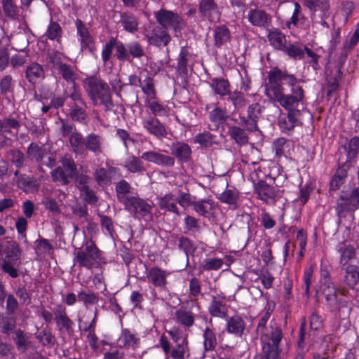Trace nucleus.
Wrapping results in <instances>:
<instances>
[{
	"label": "nucleus",
	"instance_id": "obj_63",
	"mask_svg": "<svg viewBox=\"0 0 359 359\" xmlns=\"http://www.w3.org/2000/svg\"><path fill=\"white\" fill-rule=\"evenodd\" d=\"M15 344L19 351L25 353L28 349L30 341H28V337H26L21 330L15 331V337L14 339Z\"/></svg>",
	"mask_w": 359,
	"mask_h": 359
},
{
	"label": "nucleus",
	"instance_id": "obj_30",
	"mask_svg": "<svg viewBox=\"0 0 359 359\" xmlns=\"http://www.w3.org/2000/svg\"><path fill=\"white\" fill-rule=\"evenodd\" d=\"M119 348H132L135 350L140 344V339L137 332L129 329H122L118 338Z\"/></svg>",
	"mask_w": 359,
	"mask_h": 359
},
{
	"label": "nucleus",
	"instance_id": "obj_49",
	"mask_svg": "<svg viewBox=\"0 0 359 359\" xmlns=\"http://www.w3.org/2000/svg\"><path fill=\"white\" fill-rule=\"evenodd\" d=\"M184 229L185 234L195 236L201 231L202 227L198 219L187 215L184 219Z\"/></svg>",
	"mask_w": 359,
	"mask_h": 359
},
{
	"label": "nucleus",
	"instance_id": "obj_62",
	"mask_svg": "<svg viewBox=\"0 0 359 359\" xmlns=\"http://www.w3.org/2000/svg\"><path fill=\"white\" fill-rule=\"evenodd\" d=\"M8 159L18 168H22L25 163V156L19 149H10L7 152Z\"/></svg>",
	"mask_w": 359,
	"mask_h": 359
},
{
	"label": "nucleus",
	"instance_id": "obj_61",
	"mask_svg": "<svg viewBox=\"0 0 359 359\" xmlns=\"http://www.w3.org/2000/svg\"><path fill=\"white\" fill-rule=\"evenodd\" d=\"M78 298L80 302H83L85 306L95 305L99 301V297L91 291L81 290L79 292Z\"/></svg>",
	"mask_w": 359,
	"mask_h": 359
},
{
	"label": "nucleus",
	"instance_id": "obj_20",
	"mask_svg": "<svg viewBox=\"0 0 359 359\" xmlns=\"http://www.w3.org/2000/svg\"><path fill=\"white\" fill-rule=\"evenodd\" d=\"M54 318L60 331L65 330L69 336L74 333V322L69 318L67 309L62 304H57L53 311Z\"/></svg>",
	"mask_w": 359,
	"mask_h": 359
},
{
	"label": "nucleus",
	"instance_id": "obj_29",
	"mask_svg": "<svg viewBox=\"0 0 359 359\" xmlns=\"http://www.w3.org/2000/svg\"><path fill=\"white\" fill-rule=\"evenodd\" d=\"M171 238V242L176 244L178 250L185 254L187 257V265H188L189 263V255H193L196 250V246L195 245L194 241H191L189 238L183 235L178 236L177 234H172Z\"/></svg>",
	"mask_w": 359,
	"mask_h": 359
},
{
	"label": "nucleus",
	"instance_id": "obj_17",
	"mask_svg": "<svg viewBox=\"0 0 359 359\" xmlns=\"http://www.w3.org/2000/svg\"><path fill=\"white\" fill-rule=\"evenodd\" d=\"M246 18L251 25L264 29H269L272 23V16L258 7L249 9Z\"/></svg>",
	"mask_w": 359,
	"mask_h": 359
},
{
	"label": "nucleus",
	"instance_id": "obj_48",
	"mask_svg": "<svg viewBox=\"0 0 359 359\" xmlns=\"http://www.w3.org/2000/svg\"><path fill=\"white\" fill-rule=\"evenodd\" d=\"M341 268L342 270L345 271V283L348 287L353 288L359 281V271L358 266L349 264Z\"/></svg>",
	"mask_w": 359,
	"mask_h": 359
},
{
	"label": "nucleus",
	"instance_id": "obj_60",
	"mask_svg": "<svg viewBox=\"0 0 359 359\" xmlns=\"http://www.w3.org/2000/svg\"><path fill=\"white\" fill-rule=\"evenodd\" d=\"M223 265V260L219 258L205 259L199 266L201 271H217Z\"/></svg>",
	"mask_w": 359,
	"mask_h": 359
},
{
	"label": "nucleus",
	"instance_id": "obj_4",
	"mask_svg": "<svg viewBox=\"0 0 359 359\" xmlns=\"http://www.w3.org/2000/svg\"><path fill=\"white\" fill-rule=\"evenodd\" d=\"M83 85L94 106L102 104L107 109L114 106L109 86L103 79L96 76H88Z\"/></svg>",
	"mask_w": 359,
	"mask_h": 359
},
{
	"label": "nucleus",
	"instance_id": "obj_22",
	"mask_svg": "<svg viewBox=\"0 0 359 359\" xmlns=\"http://www.w3.org/2000/svg\"><path fill=\"white\" fill-rule=\"evenodd\" d=\"M211 317L225 319L228 316L226 299L223 293L212 295L208 308Z\"/></svg>",
	"mask_w": 359,
	"mask_h": 359
},
{
	"label": "nucleus",
	"instance_id": "obj_39",
	"mask_svg": "<svg viewBox=\"0 0 359 359\" xmlns=\"http://www.w3.org/2000/svg\"><path fill=\"white\" fill-rule=\"evenodd\" d=\"M306 18L302 12V7L298 2H294V9L289 21L286 22V27L291 29V26L306 29Z\"/></svg>",
	"mask_w": 359,
	"mask_h": 359
},
{
	"label": "nucleus",
	"instance_id": "obj_6",
	"mask_svg": "<svg viewBox=\"0 0 359 359\" xmlns=\"http://www.w3.org/2000/svg\"><path fill=\"white\" fill-rule=\"evenodd\" d=\"M74 264L79 268L91 270L99 263L102 251L92 239H88L83 243L81 247L74 250Z\"/></svg>",
	"mask_w": 359,
	"mask_h": 359
},
{
	"label": "nucleus",
	"instance_id": "obj_7",
	"mask_svg": "<svg viewBox=\"0 0 359 359\" xmlns=\"http://www.w3.org/2000/svg\"><path fill=\"white\" fill-rule=\"evenodd\" d=\"M48 60V63L53 71L56 72L67 83L72 86L71 92L74 90V88H77L76 81L78 74L74 67L62 62V53L55 51L49 55Z\"/></svg>",
	"mask_w": 359,
	"mask_h": 359
},
{
	"label": "nucleus",
	"instance_id": "obj_13",
	"mask_svg": "<svg viewBox=\"0 0 359 359\" xmlns=\"http://www.w3.org/2000/svg\"><path fill=\"white\" fill-rule=\"evenodd\" d=\"M254 189L257 198L266 203H275L282 197L283 194V190H281L277 186H271L263 180L255 184Z\"/></svg>",
	"mask_w": 359,
	"mask_h": 359
},
{
	"label": "nucleus",
	"instance_id": "obj_26",
	"mask_svg": "<svg viewBox=\"0 0 359 359\" xmlns=\"http://www.w3.org/2000/svg\"><path fill=\"white\" fill-rule=\"evenodd\" d=\"M225 329L227 333L233 334L236 337H241L245 329V322L239 314L227 316Z\"/></svg>",
	"mask_w": 359,
	"mask_h": 359
},
{
	"label": "nucleus",
	"instance_id": "obj_24",
	"mask_svg": "<svg viewBox=\"0 0 359 359\" xmlns=\"http://www.w3.org/2000/svg\"><path fill=\"white\" fill-rule=\"evenodd\" d=\"M142 127L148 134L157 139H162L167 135L165 126L156 117L149 116L144 118Z\"/></svg>",
	"mask_w": 359,
	"mask_h": 359
},
{
	"label": "nucleus",
	"instance_id": "obj_45",
	"mask_svg": "<svg viewBox=\"0 0 359 359\" xmlns=\"http://www.w3.org/2000/svg\"><path fill=\"white\" fill-rule=\"evenodd\" d=\"M203 349L205 352L213 351L215 350L217 342L216 334L212 328L207 326L203 332Z\"/></svg>",
	"mask_w": 359,
	"mask_h": 359
},
{
	"label": "nucleus",
	"instance_id": "obj_5",
	"mask_svg": "<svg viewBox=\"0 0 359 359\" xmlns=\"http://www.w3.org/2000/svg\"><path fill=\"white\" fill-rule=\"evenodd\" d=\"M69 140L76 154H82L88 151L97 156L103 153V138L96 133H90L84 137L81 133L74 132Z\"/></svg>",
	"mask_w": 359,
	"mask_h": 359
},
{
	"label": "nucleus",
	"instance_id": "obj_53",
	"mask_svg": "<svg viewBox=\"0 0 359 359\" xmlns=\"http://www.w3.org/2000/svg\"><path fill=\"white\" fill-rule=\"evenodd\" d=\"M228 100L231 102L235 111H238L243 109L248 103V100L245 97L241 91L234 90L228 95Z\"/></svg>",
	"mask_w": 359,
	"mask_h": 359
},
{
	"label": "nucleus",
	"instance_id": "obj_50",
	"mask_svg": "<svg viewBox=\"0 0 359 359\" xmlns=\"http://www.w3.org/2000/svg\"><path fill=\"white\" fill-rule=\"evenodd\" d=\"M62 33V29L60 24L53 21L52 18H50V21L47 27L45 36L50 41H56L60 43Z\"/></svg>",
	"mask_w": 359,
	"mask_h": 359
},
{
	"label": "nucleus",
	"instance_id": "obj_40",
	"mask_svg": "<svg viewBox=\"0 0 359 359\" xmlns=\"http://www.w3.org/2000/svg\"><path fill=\"white\" fill-rule=\"evenodd\" d=\"M193 209L198 215L208 217L215 210V202L212 199H202L194 201L192 203Z\"/></svg>",
	"mask_w": 359,
	"mask_h": 359
},
{
	"label": "nucleus",
	"instance_id": "obj_47",
	"mask_svg": "<svg viewBox=\"0 0 359 359\" xmlns=\"http://www.w3.org/2000/svg\"><path fill=\"white\" fill-rule=\"evenodd\" d=\"M190 53L186 47H181L177 62V71L182 76L188 75V62Z\"/></svg>",
	"mask_w": 359,
	"mask_h": 359
},
{
	"label": "nucleus",
	"instance_id": "obj_59",
	"mask_svg": "<svg viewBox=\"0 0 359 359\" xmlns=\"http://www.w3.org/2000/svg\"><path fill=\"white\" fill-rule=\"evenodd\" d=\"M338 168L337 169L334 176L345 181L347 177L348 170L353 165V164H348V161H344V156L342 155L341 151H340V156L338 158Z\"/></svg>",
	"mask_w": 359,
	"mask_h": 359
},
{
	"label": "nucleus",
	"instance_id": "obj_1",
	"mask_svg": "<svg viewBox=\"0 0 359 359\" xmlns=\"http://www.w3.org/2000/svg\"><path fill=\"white\" fill-rule=\"evenodd\" d=\"M299 82L295 75L276 67L269 72L265 85L266 96L287 111V115L278 118L280 129L287 134L298 124L301 116L298 107L304 99V90Z\"/></svg>",
	"mask_w": 359,
	"mask_h": 359
},
{
	"label": "nucleus",
	"instance_id": "obj_36",
	"mask_svg": "<svg viewBox=\"0 0 359 359\" xmlns=\"http://www.w3.org/2000/svg\"><path fill=\"white\" fill-rule=\"evenodd\" d=\"M217 198L221 203L229 205L232 210L239 207L240 192L235 188L224 190Z\"/></svg>",
	"mask_w": 359,
	"mask_h": 359
},
{
	"label": "nucleus",
	"instance_id": "obj_3",
	"mask_svg": "<svg viewBox=\"0 0 359 359\" xmlns=\"http://www.w3.org/2000/svg\"><path fill=\"white\" fill-rule=\"evenodd\" d=\"M256 332L260 337L263 355L269 358L279 357L282 351L280 343L284 337L280 325L271 320L267 327Z\"/></svg>",
	"mask_w": 359,
	"mask_h": 359
},
{
	"label": "nucleus",
	"instance_id": "obj_51",
	"mask_svg": "<svg viewBox=\"0 0 359 359\" xmlns=\"http://www.w3.org/2000/svg\"><path fill=\"white\" fill-rule=\"evenodd\" d=\"M130 184L125 180L119 181L115 187L117 200L123 205L128 200L130 196L128 194L130 192Z\"/></svg>",
	"mask_w": 359,
	"mask_h": 359
},
{
	"label": "nucleus",
	"instance_id": "obj_43",
	"mask_svg": "<svg viewBox=\"0 0 359 359\" xmlns=\"http://www.w3.org/2000/svg\"><path fill=\"white\" fill-rule=\"evenodd\" d=\"M210 86L215 94L221 97L229 95L231 93L229 81L223 78L211 79Z\"/></svg>",
	"mask_w": 359,
	"mask_h": 359
},
{
	"label": "nucleus",
	"instance_id": "obj_31",
	"mask_svg": "<svg viewBox=\"0 0 359 359\" xmlns=\"http://www.w3.org/2000/svg\"><path fill=\"white\" fill-rule=\"evenodd\" d=\"M119 23L125 32L131 34H135L139 29L137 16L129 11L120 12Z\"/></svg>",
	"mask_w": 359,
	"mask_h": 359
},
{
	"label": "nucleus",
	"instance_id": "obj_64",
	"mask_svg": "<svg viewBox=\"0 0 359 359\" xmlns=\"http://www.w3.org/2000/svg\"><path fill=\"white\" fill-rule=\"evenodd\" d=\"M94 177L97 184L100 187L107 186L111 182V177L107 169L98 168L94 172Z\"/></svg>",
	"mask_w": 359,
	"mask_h": 359
},
{
	"label": "nucleus",
	"instance_id": "obj_10",
	"mask_svg": "<svg viewBox=\"0 0 359 359\" xmlns=\"http://www.w3.org/2000/svg\"><path fill=\"white\" fill-rule=\"evenodd\" d=\"M154 15L158 25L168 30L171 29L175 36L185 27L183 18L177 12L162 8L155 11Z\"/></svg>",
	"mask_w": 359,
	"mask_h": 359
},
{
	"label": "nucleus",
	"instance_id": "obj_54",
	"mask_svg": "<svg viewBox=\"0 0 359 359\" xmlns=\"http://www.w3.org/2000/svg\"><path fill=\"white\" fill-rule=\"evenodd\" d=\"M228 134L238 144L243 145L248 142V136L244 129L233 126L229 128Z\"/></svg>",
	"mask_w": 359,
	"mask_h": 359
},
{
	"label": "nucleus",
	"instance_id": "obj_15",
	"mask_svg": "<svg viewBox=\"0 0 359 359\" xmlns=\"http://www.w3.org/2000/svg\"><path fill=\"white\" fill-rule=\"evenodd\" d=\"M27 158L38 163L43 164L52 168L55 165V158L53 154H48V151L43 147L32 142L27 150Z\"/></svg>",
	"mask_w": 359,
	"mask_h": 359
},
{
	"label": "nucleus",
	"instance_id": "obj_25",
	"mask_svg": "<svg viewBox=\"0 0 359 359\" xmlns=\"http://www.w3.org/2000/svg\"><path fill=\"white\" fill-rule=\"evenodd\" d=\"M141 158L162 167L172 168L175 163L173 156L165 155L156 151H148L142 153Z\"/></svg>",
	"mask_w": 359,
	"mask_h": 359
},
{
	"label": "nucleus",
	"instance_id": "obj_46",
	"mask_svg": "<svg viewBox=\"0 0 359 359\" xmlns=\"http://www.w3.org/2000/svg\"><path fill=\"white\" fill-rule=\"evenodd\" d=\"M4 15L11 20L19 18L20 9L14 0H1Z\"/></svg>",
	"mask_w": 359,
	"mask_h": 359
},
{
	"label": "nucleus",
	"instance_id": "obj_9",
	"mask_svg": "<svg viewBox=\"0 0 359 359\" xmlns=\"http://www.w3.org/2000/svg\"><path fill=\"white\" fill-rule=\"evenodd\" d=\"M69 96L70 101L67 102L69 117L73 121L83 124L86 123L88 119L87 106L81 92L74 88V90L70 92Z\"/></svg>",
	"mask_w": 359,
	"mask_h": 359
},
{
	"label": "nucleus",
	"instance_id": "obj_44",
	"mask_svg": "<svg viewBox=\"0 0 359 359\" xmlns=\"http://www.w3.org/2000/svg\"><path fill=\"white\" fill-rule=\"evenodd\" d=\"M50 174L53 182L56 183L57 185L61 186L68 185L70 183V181L75 177L60 166L53 170Z\"/></svg>",
	"mask_w": 359,
	"mask_h": 359
},
{
	"label": "nucleus",
	"instance_id": "obj_57",
	"mask_svg": "<svg viewBox=\"0 0 359 359\" xmlns=\"http://www.w3.org/2000/svg\"><path fill=\"white\" fill-rule=\"evenodd\" d=\"M228 118L226 109L221 107H215L209 114L210 121L217 127L223 123Z\"/></svg>",
	"mask_w": 359,
	"mask_h": 359
},
{
	"label": "nucleus",
	"instance_id": "obj_52",
	"mask_svg": "<svg viewBox=\"0 0 359 359\" xmlns=\"http://www.w3.org/2000/svg\"><path fill=\"white\" fill-rule=\"evenodd\" d=\"M143 93L146 95V100L156 98V90L154 78L149 74L142 81V86H140Z\"/></svg>",
	"mask_w": 359,
	"mask_h": 359
},
{
	"label": "nucleus",
	"instance_id": "obj_55",
	"mask_svg": "<svg viewBox=\"0 0 359 359\" xmlns=\"http://www.w3.org/2000/svg\"><path fill=\"white\" fill-rule=\"evenodd\" d=\"M281 51L287 55L289 57L294 60L303 59L304 53H306L304 49H302L297 44L291 43H287Z\"/></svg>",
	"mask_w": 359,
	"mask_h": 359
},
{
	"label": "nucleus",
	"instance_id": "obj_56",
	"mask_svg": "<svg viewBox=\"0 0 359 359\" xmlns=\"http://www.w3.org/2000/svg\"><path fill=\"white\" fill-rule=\"evenodd\" d=\"M145 105L151 110L154 117L163 116L168 113L166 107L161 104L157 97L151 100H145Z\"/></svg>",
	"mask_w": 359,
	"mask_h": 359
},
{
	"label": "nucleus",
	"instance_id": "obj_58",
	"mask_svg": "<svg viewBox=\"0 0 359 359\" xmlns=\"http://www.w3.org/2000/svg\"><path fill=\"white\" fill-rule=\"evenodd\" d=\"M304 3L311 11H321L325 13L330 9L328 0H304Z\"/></svg>",
	"mask_w": 359,
	"mask_h": 359
},
{
	"label": "nucleus",
	"instance_id": "obj_27",
	"mask_svg": "<svg viewBox=\"0 0 359 359\" xmlns=\"http://www.w3.org/2000/svg\"><path fill=\"white\" fill-rule=\"evenodd\" d=\"M340 151L344 156V161H348V164H354L359 153V137L354 136L348 140L346 144L339 149V152L340 153Z\"/></svg>",
	"mask_w": 359,
	"mask_h": 359
},
{
	"label": "nucleus",
	"instance_id": "obj_37",
	"mask_svg": "<svg viewBox=\"0 0 359 359\" xmlns=\"http://www.w3.org/2000/svg\"><path fill=\"white\" fill-rule=\"evenodd\" d=\"M267 39L269 44L277 50H282L287 43V39L285 34H283L279 29L273 28L267 29Z\"/></svg>",
	"mask_w": 359,
	"mask_h": 359
},
{
	"label": "nucleus",
	"instance_id": "obj_23",
	"mask_svg": "<svg viewBox=\"0 0 359 359\" xmlns=\"http://www.w3.org/2000/svg\"><path fill=\"white\" fill-rule=\"evenodd\" d=\"M339 201L341 202L337 203V209L341 211L348 210L351 206L359 208V184L351 191H342Z\"/></svg>",
	"mask_w": 359,
	"mask_h": 359
},
{
	"label": "nucleus",
	"instance_id": "obj_34",
	"mask_svg": "<svg viewBox=\"0 0 359 359\" xmlns=\"http://www.w3.org/2000/svg\"><path fill=\"white\" fill-rule=\"evenodd\" d=\"M17 187L25 193H35L39 189L38 180L26 174H22L16 179Z\"/></svg>",
	"mask_w": 359,
	"mask_h": 359
},
{
	"label": "nucleus",
	"instance_id": "obj_11",
	"mask_svg": "<svg viewBox=\"0 0 359 359\" xmlns=\"http://www.w3.org/2000/svg\"><path fill=\"white\" fill-rule=\"evenodd\" d=\"M159 344L165 355V359H186L190 357V348L187 337H184L181 343L171 347V344L167 337L162 335Z\"/></svg>",
	"mask_w": 359,
	"mask_h": 359
},
{
	"label": "nucleus",
	"instance_id": "obj_42",
	"mask_svg": "<svg viewBox=\"0 0 359 359\" xmlns=\"http://www.w3.org/2000/svg\"><path fill=\"white\" fill-rule=\"evenodd\" d=\"M123 167L130 173L133 174L142 175L146 171L142 159L134 155H130L126 158Z\"/></svg>",
	"mask_w": 359,
	"mask_h": 359
},
{
	"label": "nucleus",
	"instance_id": "obj_19",
	"mask_svg": "<svg viewBox=\"0 0 359 359\" xmlns=\"http://www.w3.org/2000/svg\"><path fill=\"white\" fill-rule=\"evenodd\" d=\"M198 9L201 17L210 22L219 20L222 15L220 8L215 0H200Z\"/></svg>",
	"mask_w": 359,
	"mask_h": 359
},
{
	"label": "nucleus",
	"instance_id": "obj_16",
	"mask_svg": "<svg viewBox=\"0 0 359 359\" xmlns=\"http://www.w3.org/2000/svg\"><path fill=\"white\" fill-rule=\"evenodd\" d=\"M78 41L81 50H88L91 54L96 52V46L93 36L90 34L86 24L80 19L75 22Z\"/></svg>",
	"mask_w": 359,
	"mask_h": 359
},
{
	"label": "nucleus",
	"instance_id": "obj_38",
	"mask_svg": "<svg viewBox=\"0 0 359 359\" xmlns=\"http://www.w3.org/2000/svg\"><path fill=\"white\" fill-rule=\"evenodd\" d=\"M25 77L29 83H36L45 77L43 67L37 62H32L26 68Z\"/></svg>",
	"mask_w": 359,
	"mask_h": 359
},
{
	"label": "nucleus",
	"instance_id": "obj_21",
	"mask_svg": "<svg viewBox=\"0 0 359 359\" xmlns=\"http://www.w3.org/2000/svg\"><path fill=\"white\" fill-rule=\"evenodd\" d=\"M147 39L150 45L161 47L169 44L171 41V36L167 29L158 25L152 27L147 35Z\"/></svg>",
	"mask_w": 359,
	"mask_h": 359
},
{
	"label": "nucleus",
	"instance_id": "obj_32",
	"mask_svg": "<svg viewBox=\"0 0 359 359\" xmlns=\"http://www.w3.org/2000/svg\"><path fill=\"white\" fill-rule=\"evenodd\" d=\"M336 250L339 254V263L341 267L347 266L349 261L355 257V248L351 244H347L345 241L337 244Z\"/></svg>",
	"mask_w": 359,
	"mask_h": 359
},
{
	"label": "nucleus",
	"instance_id": "obj_35",
	"mask_svg": "<svg viewBox=\"0 0 359 359\" xmlns=\"http://www.w3.org/2000/svg\"><path fill=\"white\" fill-rule=\"evenodd\" d=\"M158 205L161 210L168 211L180 216L179 208L177 205V200L175 195L170 192L163 196L157 198Z\"/></svg>",
	"mask_w": 359,
	"mask_h": 359
},
{
	"label": "nucleus",
	"instance_id": "obj_14",
	"mask_svg": "<svg viewBox=\"0 0 359 359\" xmlns=\"http://www.w3.org/2000/svg\"><path fill=\"white\" fill-rule=\"evenodd\" d=\"M20 115L16 113L10 114L0 120V135L2 136V140L0 141L1 147H8L12 145V139L4 135V133L11 134L12 129L17 131L20 128Z\"/></svg>",
	"mask_w": 359,
	"mask_h": 359
},
{
	"label": "nucleus",
	"instance_id": "obj_2",
	"mask_svg": "<svg viewBox=\"0 0 359 359\" xmlns=\"http://www.w3.org/2000/svg\"><path fill=\"white\" fill-rule=\"evenodd\" d=\"M114 49V57L119 62H131L133 60H141L146 56L144 48L140 41H131L124 44L117 37L111 36L102 48L101 56L104 65H107L111 58Z\"/></svg>",
	"mask_w": 359,
	"mask_h": 359
},
{
	"label": "nucleus",
	"instance_id": "obj_8",
	"mask_svg": "<svg viewBox=\"0 0 359 359\" xmlns=\"http://www.w3.org/2000/svg\"><path fill=\"white\" fill-rule=\"evenodd\" d=\"M5 259L1 264V269L13 278L18 277V270L13 266V263L20 260L22 250L17 242L9 241L5 243Z\"/></svg>",
	"mask_w": 359,
	"mask_h": 359
},
{
	"label": "nucleus",
	"instance_id": "obj_18",
	"mask_svg": "<svg viewBox=\"0 0 359 359\" xmlns=\"http://www.w3.org/2000/svg\"><path fill=\"white\" fill-rule=\"evenodd\" d=\"M170 272L159 266H153L148 269L146 279L148 283L160 290H168V277Z\"/></svg>",
	"mask_w": 359,
	"mask_h": 359
},
{
	"label": "nucleus",
	"instance_id": "obj_12",
	"mask_svg": "<svg viewBox=\"0 0 359 359\" xmlns=\"http://www.w3.org/2000/svg\"><path fill=\"white\" fill-rule=\"evenodd\" d=\"M123 205L133 217L140 216L145 220L152 218V206L143 198L131 196Z\"/></svg>",
	"mask_w": 359,
	"mask_h": 359
},
{
	"label": "nucleus",
	"instance_id": "obj_33",
	"mask_svg": "<svg viewBox=\"0 0 359 359\" xmlns=\"http://www.w3.org/2000/svg\"><path fill=\"white\" fill-rule=\"evenodd\" d=\"M214 46L217 48L226 45L231 40V33L225 25L216 26L213 29Z\"/></svg>",
	"mask_w": 359,
	"mask_h": 359
},
{
	"label": "nucleus",
	"instance_id": "obj_28",
	"mask_svg": "<svg viewBox=\"0 0 359 359\" xmlns=\"http://www.w3.org/2000/svg\"><path fill=\"white\" fill-rule=\"evenodd\" d=\"M172 155L181 163H188L191 161L192 156L191 147L183 141H176L172 142L170 147Z\"/></svg>",
	"mask_w": 359,
	"mask_h": 359
},
{
	"label": "nucleus",
	"instance_id": "obj_41",
	"mask_svg": "<svg viewBox=\"0 0 359 359\" xmlns=\"http://www.w3.org/2000/svg\"><path fill=\"white\" fill-rule=\"evenodd\" d=\"M177 323L187 328L192 327L195 322L194 314L192 311L182 306L175 312Z\"/></svg>",
	"mask_w": 359,
	"mask_h": 359
}]
</instances>
